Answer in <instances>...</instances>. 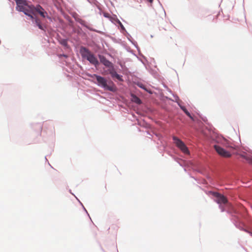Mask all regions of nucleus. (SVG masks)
I'll use <instances>...</instances> for the list:
<instances>
[{
  "instance_id": "nucleus-1",
  "label": "nucleus",
  "mask_w": 252,
  "mask_h": 252,
  "mask_svg": "<svg viewBox=\"0 0 252 252\" xmlns=\"http://www.w3.org/2000/svg\"><path fill=\"white\" fill-rule=\"evenodd\" d=\"M16 3L17 10L23 12L26 15L30 16L32 18H33L32 14H34L35 12H38L43 18L48 16L47 13L39 5L34 7L32 5L29 4L27 1H16Z\"/></svg>"
},
{
  "instance_id": "nucleus-2",
  "label": "nucleus",
  "mask_w": 252,
  "mask_h": 252,
  "mask_svg": "<svg viewBox=\"0 0 252 252\" xmlns=\"http://www.w3.org/2000/svg\"><path fill=\"white\" fill-rule=\"evenodd\" d=\"M80 53L82 57L87 60L91 64L96 66L99 64V62L94 55L87 48L82 47L80 49Z\"/></svg>"
},
{
  "instance_id": "nucleus-3",
  "label": "nucleus",
  "mask_w": 252,
  "mask_h": 252,
  "mask_svg": "<svg viewBox=\"0 0 252 252\" xmlns=\"http://www.w3.org/2000/svg\"><path fill=\"white\" fill-rule=\"evenodd\" d=\"M92 77H95L96 79V80L97 81V84L99 86H100L104 88L105 89L113 91L114 89L113 87L109 86L107 85V81L103 77H101L100 76H98L96 74H93L91 75Z\"/></svg>"
},
{
  "instance_id": "nucleus-4",
  "label": "nucleus",
  "mask_w": 252,
  "mask_h": 252,
  "mask_svg": "<svg viewBox=\"0 0 252 252\" xmlns=\"http://www.w3.org/2000/svg\"><path fill=\"white\" fill-rule=\"evenodd\" d=\"M173 139L176 145L185 154H189V151L185 144L180 139L176 137H173Z\"/></svg>"
},
{
  "instance_id": "nucleus-5",
  "label": "nucleus",
  "mask_w": 252,
  "mask_h": 252,
  "mask_svg": "<svg viewBox=\"0 0 252 252\" xmlns=\"http://www.w3.org/2000/svg\"><path fill=\"white\" fill-rule=\"evenodd\" d=\"M214 148L217 153L222 157L228 158L231 156V154L229 152L225 150L219 145H215Z\"/></svg>"
},
{
  "instance_id": "nucleus-6",
  "label": "nucleus",
  "mask_w": 252,
  "mask_h": 252,
  "mask_svg": "<svg viewBox=\"0 0 252 252\" xmlns=\"http://www.w3.org/2000/svg\"><path fill=\"white\" fill-rule=\"evenodd\" d=\"M213 195L216 198V201L218 204H225L227 203V199L223 195L217 192H213Z\"/></svg>"
},
{
  "instance_id": "nucleus-7",
  "label": "nucleus",
  "mask_w": 252,
  "mask_h": 252,
  "mask_svg": "<svg viewBox=\"0 0 252 252\" xmlns=\"http://www.w3.org/2000/svg\"><path fill=\"white\" fill-rule=\"evenodd\" d=\"M98 58L100 63L105 65L106 67L109 68L110 67H113V63L108 61L104 56L99 55Z\"/></svg>"
},
{
  "instance_id": "nucleus-8",
  "label": "nucleus",
  "mask_w": 252,
  "mask_h": 252,
  "mask_svg": "<svg viewBox=\"0 0 252 252\" xmlns=\"http://www.w3.org/2000/svg\"><path fill=\"white\" fill-rule=\"evenodd\" d=\"M240 156L243 158L246 159L249 162V163L252 164V157L250 155L246 153L243 152L240 154Z\"/></svg>"
},
{
  "instance_id": "nucleus-9",
  "label": "nucleus",
  "mask_w": 252,
  "mask_h": 252,
  "mask_svg": "<svg viewBox=\"0 0 252 252\" xmlns=\"http://www.w3.org/2000/svg\"><path fill=\"white\" fill-rule=\"evenodd\" d=\"M131 96H132V101L133 102H134L135 103H136L138 104H140L142 103L140 99L138 97H137L136 95H135L134 94H132Z\"/></svg>"
},
{
  "instance_id": "nucleus-10",
  "label": "nucleus",
  "mask_w": 252,
  "mask_h": 252,
  "mask_svg": "<svg viewBox=\"0 0 252 252\" xmlns=\"http://www.w3.org/2000/svg\"><path fill=\"white\" fill-rule=\"evenodd\" d=\"M108 71L110 75H111L112 78H114L115 76L117 75V72L115 70V68L114 67V65H113V67H110L108 69Z\"/></svg>"
},
{
  "instance_id": "nucleus-11",
  "label": "nucleus",
  "mask_w": 252,
  "mask_h": 252,
  "mask_svg": "<svg viewBox=\"0 0 252 252\" xmlns=\"http://www.w3.org/2000/svg\"><path fill=\"white\" fill-rule=\"evenodd\" d=\"M181 109L185 113V114L189 117L191 120H194L189 112L187 110L185 106L180 105Z\"/></svg>"
},
{
  "instance_id": "nucleus-12",
  "label": "nucleus",
  "mask_w": 252,
  "mask_h": 252,
  "mask_svg": "<svg viewBox=\"0 0 252 252\" xmlns=\"http://www.w3.org/2000/svg\"><path fill=\"white\" fill-rule=\"evenodd\" d=\"M35 23L40 29L42 30H44L43 26L41 25L40 21L38 19L35 20Z\"/></svg>"
},
{
  "instance_id": "nucleus-13",
  "label": "nucleus",
  "mask_w": 252,
  "mask_h": 252,
  "mask_svg": "<svg viewBox=\"0 0 252 252\" xmlns=\"http://www.w3.org/2000/svg\"><path fill=\"white\" fill-rule=\"evenodd\" d=\"M137 86L138 87H139L140 88H141L146 90V91H148V90L146 88L144 84H143L142 83H137Z\"/></svg>"
},
{
  "instance_id": "nucleus-14",
  "label": "nucleus",
  "mask_w": 252,
  "mask_h": 252,
  "mask_svg": "<svg viewBox=\"0 0 252 252\" xmlns=\"http://www.w3.org/2000/svg\"><path fill=\"white\" fill-rule=\"evenodd\" d=\"M114 78H117L118 80H119L120 81H123V80L122 79V76L118 74H117V75L115 76V77Z\"/></svg>"
},
{
  "instance_id": "nucleus-15",
  "label": "nucleus",
  "mask_w": 252,
  "mask_h": 252,
  "mask_svg": "<svg viewBox=\"0 0 252 252\" xmlns=\"http://www.w3.org/2000/svg\"><path fill=\"white\" fill-rule=\"evenodd\" d=\"M61 43L62 45H63V46H67V40H63L62 41H61Z\"/></svg>"
},
{
  "instance_id": "nucleus-16",
  "label": "nucleus",
  "mask_w": 252,
  "mask_h": 252,
  "mask_svg": "<svg viewBox=\"0 0 252 252\" xmlns=\"http://www.w3.org/2000/svg\"><path fill=\"white\" fill-rule=\"evenodd\" d=\"M103 16L105 17H106V18H110V14L109 13H106V12H104L103 13Z\"/></svg>"
},
{
  "instance_id": "nucleus-17",
  "label": "nucleus",
  "mask_w": 252,
  "mask_h": 252,
  "mask_svg": "<svg viewBox=\"0 0 252 252\" xmlns=\"http://www.w3.org/2000/svg\"><path fill=\"white\" fill-rule=\"evenodd\" d=\"M251 235L252 236V232L250 233Z\"/></svg>"
},
{
  "instance_id": "nucleus-18",
  "label": "nucleus",
  "mask_w": 252,
  "mask_h": 252,
  "mask_svg": "<svg viewBox=\"0 0 252 252\" xmlns=\"http://www.w3.org/2000/svg\"><path fill=\"white\" fill-rule=\"evenodd\" d=\"M63 56L65 57H67V56H66V55H63Z\"/></svg>"
},
{
  "instance_id": "nucleus-19",
  "label": "nucleus",
  "mask_w": 252,
  "mask_h": 252,
  "mask_svg": "<svg viewBox=\"0 0 252 252\" xmlns=\"http://www.w3.org/2000/svg\"><path fill=\"white\" fill-rule=\"evenodd\" d=\"M150 1L151 3H152V2L153 1L150 0V1Z\"/></svg>"
}]
</instances>
